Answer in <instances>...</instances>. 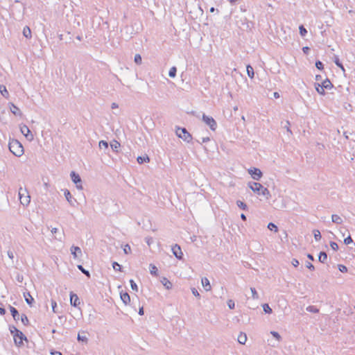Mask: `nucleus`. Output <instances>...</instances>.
<instances>
[{"instance_id":"1","label":"nucleus","mask_w":355,"mask_h":355,"mask_svg":"<svg viewBox=\"0 0 355 355\" xmlns=\"http://www.w3.org/2000/svg\"><path fill=\"white\" fill-rule=\"evenodd\" d=\"M248 185L253 192L259 196H263L266 200H268L270 198L271 196L268 189L260 183L250 182Z\"/></svg>"},{"instance_id":"2","label":"nucleus","mask_w":355,"mask_h":355,"mask_svg":"<svg viewBox=\"0 0 355 355\" xmlns=\"http://www.w3.org/2000/svg\"><path fill=\"white\" fill-rule=\"evenodd\" d=\"M8 147L10 151L17 157H20L24 153V148L21 144L16 139L10 141Z\"/></svg>"},{"instance_id":"3","label":"nucleus","mask_w":355,"mask_h":355,"mask_svg":"<svg viewBox=\"0 0 355 355\" xmlns=\"http://www.w3.org/2000/svg\"><path fill=\"white\" fill-rule=\"evenodd\" d=\"M10 332L13 335L15 345L17 346L22 345L23 340L26 339L23 333L14 327L10 329Z\"/></svg>"},{"instance_id":"4","label":"nucleus","mask_w":355,"mask_h":355,"mask_svg":"<svg viewBox=\"0 0 355 355\" xmlns=\"http://www.w3.org/2000/svg\"><path fill=\"white\" fill-rule=\"evenodd\" d=\"M19 198L20 202L24 206H28L31 202V197L26 189L20 187L19 189Z\"/></svg>"},{"instance_id":"5","label":"nucleus","mask_w":355,"mask_h":355,"mask_svg":"<svg viewBox=\"0 0 355 355\" xmlns=\"http://www.w3.org/2000/svg\"><path fill=\"white\" fill-rule=\"evenodd\" d=\"M176 135L186 142H190L192 139L191 135L184 128H178Z\"/></svg>"},{"instance_id":"6","label":"nucleus","mask_w":355,"mask_h":355,"mask_svg":"<svg viewBox=\"0 0 355 355\" xmlns=\"http://www.w3.org/2000/svg\"><path fill=\"white\" fill-rule=\"evenodd\" d=\"M202 119L204 123L210 128L211 130L215 131L216 130L217 123L213 117L203 114Z\"/></svg>"},{"instance_id":"7","label":"nucleus","mask_w":355,"mask_h":355,"mask_svg":"<svg viewBox=\"0 0 355 355\" xmlns=\"http://www.w3.org/2000/svg\"><path fill=\"white\" fill-rule=\"evenodd\" d=\"M70 176L71 178V180L73 182L74 184L76 185V188L79 190L83 189V185H82V180L80 177V175L77 173H76L74 171H71L70 173Z\"/></svg>"},{"instance_id":"8","label":"nucleus","mask_w":355,"mask_h":355,"mask_svg":"<svg viewBox=\"0 0 355 355\" xmlns=\"http://www.w3.org/2000/svg\"><path fill=\"white\" fill-rule=\"evenodd\" d=\"M248 173L255 180H259L262 177V172L257 168H251L248 169Z\"/></svg>"},{"instance_id":"9","label":"nucleus","mask_w":355,"mask_h":355,"mask_svg":"<svg viewBox=\"0 0 355 355\" xmlns=\"http://www.w3.org/2000/svg\"><path fill=\"white\" fill-rule=\"evenodd\" d=\"M20 131L28 141H32L34 139L33 135L31 133L28 127L26 125H23L20 127Z\"/></svg>"},{"instance_id":"10","label":"nucleus","mask_w":355,"mask_h":355,"mask_svg":"<svg viewBox=\"0 0 355 355\" xmlns=\"http://www.w3.org/2000/svg\"><path fill=\"white\" fill-rule=\"evenodd\" d=\"M172 252H173V254H174V256L177 259H182L183 253L182 252V250H181L180 245H178V244L174 245L172 247Z\"/></svg>"},{"instance_id":"11","label":"nucleus","mask_w":355,"mask_h":355,"mask_svg":"<svg viewBox=\"0 0 355 355\" xmlns=\"http://www.w3.org/2000/svg\"><path fill=\"white\" fill-rule=\"evenodd\" d=\"M70 251L74 259H77L82 255V250L78 246H71Z\"/></svg>"},{"instance_id":"12","label":"nucleus","mask_w":355,"mask_h":355,"mask_svg":"<svg viewBox=\"0 0 355 355\" xmlns=\"http://www.w3.org/2000/svg\"><path fill=\"white\" fill-rule=\"evenodd\" d=\"M64 194L66 198V200L70 204V205L74 207L76 200L72 197L70 191L67 189H65L64 191Z\"/></svg>"},{"instance_id":"13","label":"nucleus","mask_w":355,"mask_h":355,"mask_svg":"<svg viewBox=\"0 0 355 355\" xmlns=\"http://www.w3.org/2000/svg\"><path fill=\"white\" fill-rule=\"evenodd\" d=\"M70 302H71V304L75 307H77L80 304L79 298L76 294L71 293Z\"/></svg>"},{"instance_id":"14","label":"nucleus","mask_w":355,"mask_h":355,"mask_svg":"<svg viewBox=\"0 0 355 355\" xmlns=\"http://www.w3.org/2000/svg\"><path fill=\"white\" fill-rule=\"evenodd\" d=\"M10 105V110L11 111V112L16 115V116H21V112L20 111V110L19 109V107H17L15 105H14L13 103H10L9 104Z\"/></svg>"},{"instance_id":"15","label":"nucleus","mask_w":355,"mask_h":355,"mask_svg":"<svg viewBox=\"0 0 355 355\" xmlns=\"http://www.w3.org/2000/svg\"><path fill=\"white\" fill-rule=\"evenodd\" d=\"M201 283L206 291H209L211 290V287L209 281L207 277L202 278Z\"/></svg>"},{"instance_id":"16","label":"nucleus","mask_w":355,"mask_h":355,"mask_svg":"<svg viewBox=\"0 0 355 355\" xmlns=\"http://www.w3.org/2000/svg\"><path fill=\"white\" fill-rule=\"evenodd\" d=\"M161 283L167 290H170L172 288L173 284L167 278L162 277V279H161Z\"/></svg>"},{"instance_id":"17","label":"nucleus","mask_w":355,"mask_h":355,"mask_svg":"<svg viewBox=\"0 0 355 355\" xmlns=\"http://www.w3.org/2000/svg\"><path fill=\"white\" fill-rule=\"evenodd\" d=\"M121 299L125 304H128L130 302V297L128 293H121Z\"/></svg>"},{"instance_id":"18","label":"nucleus","mask_w":355,"mask_h":355,"mask_svg":"<svg viewBox=\"0 0 355 355\" xmlns=\"http://www.w3.org/2000/svg\"><path fill=\"white\" fill-rule=\"evenodd\" d=\"M331 220L336 224H342L343 220L341 217L337 214H333L331 216Z\"/></svg>"},{"instance_id":"19","label":"nucleus","mask_w":355,"mask_h":355,"mask_svg":"<svg viewBox=\"0 0 355 355\" xmlns=\"http://www.w3.org/2000/svg\"><path fill=\"white\" fill-rule=\"evenodd\" d=\"M247 341V336L245 334L241 333L238 336V342L240 344L244 345Z\"/></svg>"},{"instance_id":"20","label":"nucleus","mask_w":355,"mask_h":355,"mask_svg":"<svg viewBox=\"0 0 355 355\" xmlns=\"http://www.w3.org/2000/svg\"><path fill=\"white\" fill-rule=\"evenodd\" d=\"M149 269L151 275L156 277L158 276V269L154 264L150 263L149 265Z\"/></svg>"},{"instance_id":"21","label":"nucleus","mask_w":355,"mask_h":355,"mask_svg":"<svg viewBox=\"0 0 355 355\" xmlns=\"http://www.w3.org/2000/svg\"><path fill=\"white\" fill-rule=\"evenodd\" d=\"M0 92L3 96H4L6 98H8L9 93H8L6 86H4L3 85H0Z\"/></svg>"},{"instance_id":"22","label":"nucleus","mask_w":355,"mask_h":355,"mask_svg":"<svg viewBox=\"0 0 355 355\" xmlns=\"http://www.w3.org/2000/svg\"><path fill=\"white\" fill-rule=\"evenodd\" d=\"M10 312H11V314H12L14 320H19V314L17 310L15 308L12 307V306H10Z\"/></svg>"},{"instance_id":"23","label":"nucleus","mask_w":355,"mask_h":355,"mask_svg":"<svg viewBox=\"0 0 355 355\" xmlns=\"http://www.w3.org/2000/svg\"><path fill=\"white\" fill-rule=\"evenodd\" d=\"M24 298H25L26 303L29 305H32V304L34 301V299L31 295V294L29 293H24Z\"/></svg>"},{"instance_id":"24","label":"nucleus","mask_w":355,"mask_h":355,"mask_svg":"<svg viewBox=\"0 0 355 355\" xmlns=\"http://www.w3.org/2000/svg\"><path fill=\"white\" fill-rule=\"evenodd\" d=\"M23 35L26 38L31 37V31L28 26H25L23 29Z\"/></svg>"},{"instance_id":"25","label":"nucleus","mask_w":355,"mask_h":355,"mask_svg":"<svg viewBox=\"0 0 355 355\" xmlns=\"http://www.w3.org/2000/svg\"><path fill=\"white\" fill-rule=\"evenodd\" d=\"M321 86L324 89H331L333 87V85L329 80L326 79L322 83Z\"/></svg>"},{"instance_id":"26","label":"nucleus","mask_w":355,"mask_h":355,"mask_svg":"<svg viewBox=\"0 0 355 355\" xmlns=\"http://www.w3.org/2000/svg\"><path fill=\"white\" fill-rule=\"evenodd\" d=\"M315 87L316 91L320 94H321V95H324L325 94L324 88H323L320 83H315Z\"/></svg>"},{"instance_id":"27","label":"nucleus","mask_w":355,"mask_h":355,"mask_svg":"<svg viewBox=\"0 0 355 355\" xmlns=\"http://www.w3.org/2000/svg\"><path fill=\"white\" fill-rule=\"evenodd\" d=\"M137 162L140 164H143L144 162H150V159H149L148 156H144V157L139 156L137 157Z\"/></svg>"},{"instance_id":"28","label":"nucleus","mask_w":355,"mask_h":355,"mask_svg":"<svg viewBox=\"0 0 355 355\" xmlns=\"http://www.w3.org/2000/svg\"><path fill=\"white\" fill-rule=\"evenodd\" d=\"M334 62L335 64L341 69V70L345 72V69L343 67V65L340 62L339 58L337 55H334Z\"/></svg>"},{"instance_id":"29","label":"nucleus","mask_w":355,"mask_h":355,"mask_svg":"<svg viewBox=\"0 0 355 355\" xmlns=\"http://www.w3.org/2000/svg\"><path fill=\"white\" fill-rule=\"evenodd\" d=\"M246 69H247V73H248V76L250 78H254V69H253V68L252 67V66H250V65H248V66H247V67H246Z\"/></svg>"},{"instance_id":"30","label":"nucleus","mask_w":355,"mask_h":355,"mask_svg":"<svg viewBox=\"0 0 355 355\" xmlns=\"http://www.w3.org/2000/svg\"><path fill=\"white\" fill-rule=\"evenodd\" d=\"M111 148L114 151L117 152L118 149L120 148L121 144L117 141H114L111 144Z\"/></svg>"},{"instance_id":"31","label":"nucleus","mask_w":355,"mask_h":355,"mask_svg":"<svg viewBox=\"0 0 355 355\" xmlns=\"http://www.w3.org/2000/svg\"><path fill=\"white\" fill-rule=\"evenodd\" d=\"M250 291L252 293V298L253 300H259V295L254 288L251 287Z\"/></svg>"},{"instance_id":"32","label":"nucleus","mask_w":355,"mask_h":355,"mask_svg":"<svg viewBox=\"0 0 355 355\" xmlns=\"http://www.w3.org/2000/svg\"><path fill=\"white\" fill-rule=\"evenodd\" d=\"M319 261L322 263H324L327 259V255L325 252H321L319 254Z\"/></svg>"},{"instance_id":"33","label":"nucleus","mask_w":355,"mask_h":355,"mask_svg":"<svg viewBox=\"0 0 355 355\" xmlns=\"http://www.w3.org/2000/svg\"><path fill=\"white\" fill-rule=\"evenodd\" d=\"M177 68L175 67H172L168 72V76L171 78H175L176 76Z\"/></svg>"},{"instance_id":"34","label":"nucleus","mask_w":355,"mask_h":355,"mask_svg":"<svg viewBox=\"0 0 355 355\" xmlns=\"http://www.w3.org/2000/svg\"><path fill=\"white\" fill-rule=\"evenodd\" d=\"M268 228L270 230V231H273L275 232H278V227H277V225L272 223H268Z\"/></svg>"},{"instance_id":"35","label":"nucleus","mask_w":355,"mask_h":355,"mask_svg":"<svg viewBox=\"0 0 355 355\" xmlns=\"http://www.w3.org/2000/svg\"><path fill=\"white\" fill-rule=\"evenodd\" d=\"M263 311L266 313H272V309L270 307V306L268 304H263L262 305Z\"/></svg>"},{"instance_id":"36","label":"nucleus","mask_w":355,"mask_h":355,"mask_svg":"<svg viewBox=\"0 0 355 355\" xmlns=\"http://www.w3.org/2000/svg\"><path fill=\"white\" fill-rule=\"evenodd\" d=\"M236 205L237 206L241 208V209L243 210H246L248 207L246 205V204H245L243 202L241 201V200H237L236 201Z\"/></svg>"},{"instance_id":"37","label":"nucleus","mask_w":355,"mask_h":355,"mask_svg":"<svg viewBox=\"0 0 355 355\" xmlns=\"http://www.w3.org/2000/svg\"><path fill=\"white\" fill-rule=\"evenodd\" d=\"M313 236H314V238H315V239L316 241H319L321 239V233L318 230H313Z\"/></svg>"},{"instance_id":"38","label":"nucleus","mask_w":355,"mask_h":355,"mask_svg":"<svg viewBox=\"0 0 355 355\" xmlns=\"http://www.w3.org/2000/svg\"><path fill=\"white\" fill-rule=\"evenodd\" d=\"M306 311L315 313L319 312V309L314 306H309L308 307H306Z\"/></svg>"},{"instance_id":"39","label":"nucleus","mask_w":355,"mask_h":355,"mask_svg":"<svg viewBox=\"0 0 355 355\" xmlns=\"http://www.w3.org/2000/svg\"><path fill=\"white\" fill-rule=\"evenodd\" d=\"M98 146H99L100 148H104L105 149L108 148V143L103 140H101L99 141Z\"/></svg>"},{"instance_id":"40","label":"nucleus","mask_w":355,"mask_h":355,"mask_svg":"<svg viewBox=\"0 0 355 355\" xmlns=\"http://www.w3.org/2000/svg\"><path fill=\"white\" fill-rule=\"evenodd\" d=\"M134 61L137 64H141L142 62L141 56L139 54H136L135 55Z\"/></svg>"},{"instance_id":"41","label":"nucleus","mask_w":355,"mask_h":355,"mask_svg":"<svg viewBox=\"0 0 355 355\" xmlns=\"http://www.w3.org/2000/svg\"><path fill=\"white\" fill-rule=\"evenodd\" d=\"M299 30H300V34L302 37H304L306 35V34L307 33L306 29L302 25H301L299 27Z\"/></svg>"},{"instance_id":"42","label":"nucleus","mask_w":355,"mask_h":355,"mask_svg":"<svg viewBox=\"0 0 355 355\" xmlns=\"http://www.w3.org/2000/svg\"><path fill=\"white\" fill-rule=\"evenodd\" d=\"M78 268L88 277H90V273L88 270H86L81 265L78 266Z\"/></svg>"},{"instance_id":"43","label":"nucleus","mask_w":355,"mask_h":355,"mask_svg":"<svg viewBox=\"0 0 355 355\" xmlns=\"http://www.w3.org/2000/svg\"><path fill=\"white\" fill-rule=\"evenodd\" d=\"M123 252L125 254H128L131 252V248L128 244H126L123 246Z\"/></svg>"},{"instance_id":"44","label":"nucleus","mask_w":355,"mask_h":355,"mask_svg":"<svg viewBox=\"0 0 355 355\" xmlns=\"http://www.w3.org/2000/svg\"><path fill=\"white\" fill-rule=\"evenodd\" d=\"M289 126H290V122L288 121H286L285 122L284 128H285L286 129L287 132L289 134V135H292V131L291 130Z\"/></svg>"},{"instance_id":"45","label":"nucleus","mask_w":355,"mask_h":355,"mask_svg":"<svg viewBox=\"0 0 355 355\" xmlns=\"http://www.w3.org/2000/svg\"><path fill=\"white\" fill-rule=\"evenodd\" d=\"M130 286H131V288L135 291H138V287H137V285L136 284V283L132 280L131 279L130 281Z\"/></svg>"},{"instance_id":"46","label":"nucleus","mask_w":355,"mask_h":355,"mask_svg":"<svg viewBox=\"0 0 355 355\" xmlns=\"http://www.w3.org/2000/svg\"><path fill=\"white\" fill-rule=\"evenodd\" d=\"M21 322L25 325H26L28 323V319L27 316L24 314L21 315Z\"/></svg>"},{"instance_id":"47","label":"nucleus","mask_w":355,"mask_h":355,"mask_svg":"<svg viewBox=\"0 0 355 355\" xmlns=\"http://www.w3.org/2000/svg\"><path fill=\"white\" fill-rule=\"evenodd\" d=\"M227 306L230 309H233L235 307V303L232 300H229L227 302Z\"/></svg>"},{"instance_id":"48","label":"nucleus","mask_w":355,"mask_h":355,"mask_svg":"<svg viewBox=\"0 0 355 355\" xmlns=\"http://www.w3.org/2000/svg\"><path fill=\"white\" fill-rule=\"evenodd\" d=\"M270 334L272 335L274 338H275L278 341H279L282 338L279 334L277 331H271Z\"/></svg>"},{"instance_id":"49","label":"nucleus","mask_w":355,"mask_h":355,"mask_svg":"<svg viewBox=\"0 0 355 355\" xmlns=\"http://www.w3.org/2000/svg\"><path fill=\"white\" fill-rule=\"evenodd\" d=\"M112 267L114 270H121V266L115 261L113 262Z\"/></svg>"},{"instance_id":"50","label":"nucleus","mask_w":355,"mask_h":355,"mask_svg":"<svg viewBox=\"0 0 355 355\" xmlns=\"http://www.w3.org/2000/svg\"><path fill=\"white\" fill-rule=\"evenodd\" d=\"M330 246H331V249L334 250V251H336L338 249V245L336 242H334V241L330 242Z\"/></svg>"},{"instance_id":"51","label":"nucleus","mask_w":355,"mask_h":355,"mask_svg":"<svg viewBox=\"0 0 355 355\" xmlns=\"http://www.w3.org/2000/svg\"><path fill=\"white\" fill-rule=\"evenodd\" d=\"M145 241L148 246H150L152 243H153L154 240L152 237L148 236L145 239Z\"/></svg>"},{"instance_id":"52","label":"nucleus","mask_w":355,"mask_h":355,"mask_svg":"<svg viewBox=\"0 0 355 355\" xmlns=\"http://www.w3.org/2000/svg\"><path fill=\"white\" fill-rule=\"evenodd\" d=\"M338 269L342 272H346L347 271V267L341 264L338 265Z\"/></svg>"},{"instance_id":"53","label":"nucleus","mask_w":355,"mask_h":355,"mask_svg":"<svg viewBox=\"0 0 355 355\" xmlns=\"http://www.w3.org/2000/svg\"><path fill=\"white\" fill-rule=\"evenodd\" d=\"M78 340L79 341L87 342V338L85 336H81V335L78 334Z\"/></svg>"},{"instance_id":"54","label":"nucleus","mask_w":355,"mask_h":355,"mask_svg":"<svg viewBox=\"0 0 355 355\" xmlns=\"http://www.w3.org/2000/svg\"><path fill=\"white\" fill-rule=\"evenodd\" d=\"M209 141H210V138L209 137H202L201 139V141L200 140H198L197 141L200 144H202V143H205V142H208Z\"/></svg>"},{"instance_id":"55","label":"nucleus","mask_w":355,"mask_h":355,"mask_svg":"<svg viewBox=\"0 0 355 355\" xmlns=\"http://www.w3.org/2000/svg\"><path fill=\"white\" fill-rule=\"evenodd\" d=\"M352 239L351 238L350 236H347L346 239H345L344 240V243L346 244V245H348L351 243H352Z\"/></svg>"},{"instance_id":"56","label":"nucleus","mask_w":355,"mask_h":355,"mask_svg":"<svg viewBox=\"0 0 355 355\" xmlns=\"http://www.w3.org/2000/svg\"><path fill=\"white\" fill-rule=\"evenodd\" d=\"M315 67L318 69H323V64L322 62L320 61H317L315 62Z\"/></svg>"},{"instance_id":"57","label":"nucleus","mask_w":355,"mask_h":355,"mask_svg":"<svg viewBox=\"0 0 355 355\" xmlns=\"http://www.w3.org/2000/svg\"><path fill=\"white\" fill-rule=\"evenodd\" d=\"M51 306H52V310L54 313H56V310H55V308L57 306V304H56V302L54 301V300H52L51 301Z\"/></svg>"},{"instance_id":"58","label":"nucleus","mask_w":355,"mask_h":355,"mask_svg":"<svg viewBox=\"0 0 355 355\" xmlns=\"http://www.w3.org/2000/svg\"><path fill=\"white\" fill-rule=\"evenodd\" d=\"M306 268H308L309 269H310L311 270H313L315 269L313 265L310 262H307L306 263Z\"/></svg>"},{"instance_id":"59","label":"nucleus","mask_w":355,"mask_h":355,"mask_svg":"<svg viewBox=\"0 0 355 355\" xmlns=\"http://www.w3.org/2000/svg\"><path fill=\"white\" fill-rule=\"evenodd\" d=\"M191 292L193 295H195L196 297H200V294H199L198 291L195 288H191Z\"/></svg>"},{"instance_id":"60","label":"nucleus","mask_w":355,"mask_h":355,"mask_svg":"<svg viewBox=\"0 0 355 355\" xmlns=\"http://www.w3.org/2000/svg\"><path fill=\"white\" fill-rule=\"evenodd\" d=\"M291 263L294 267H297L299 265V261L298 260L293 259L291 261Z\"/></svg>"},{"instance_id":"61","label":"nucleus","mask_w":355,"mask_h":355,"mask_svg":"<svg viewBox=\"0 0 355 355\" xmlns=\"http://www.w3.org/2000/svg\"><path fill=\"white\" fill-rule=\"evenodd\" d=\"M111 107H112V109L117 108L118 105L116 103H112Z\"/></svg>"},{"instance_id":"62","label":"nucleus","mask_w":355,"mask_h":355,"mask_svg":"<svg viewBox=\"0 0 355 355\" xmlns=\"http://www.w3.org/2000/svg\"><path fill=\"white\" fill-rule=\"evenodd\" d=\"M8 257H9L10 259H12V258H13V253H12V252H11V251H8Z\"/></svg>"},{"instance_id":"63","label":"nucleus","mask_w":355,"mask_h":355,"mask_svg":"<svg viewBox=\"0 0 355 355\" xmlns=\"http://www.w3.org/2000/svg\"><path fill=\"white\" fill-rule=\"evenodd\" d=\"M5 313H6L5 309L3 308L0 307V314L1 315H4Z\"/></svg>"},{"instance_id":"64","label":"nucleus","mask_w":355,"mask_h":355,"mask_svg":"<svg viewBox=\"0 0 355 355\" xmlns=\"http://www.w3.org/2000/svg\"><path fill=\"white\" fill-rule=\"evenodd\" d=\"M52 355H62L60 352H52L51 353Z\"/></svg>"}]
</instances>
